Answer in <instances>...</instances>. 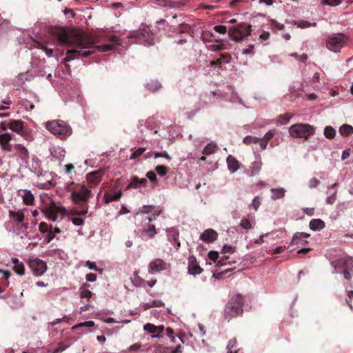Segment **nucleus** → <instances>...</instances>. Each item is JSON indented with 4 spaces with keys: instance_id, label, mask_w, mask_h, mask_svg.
Wrapping results in <instances>:
<instances>
[{
    "instance_id": "f257e3e1",
    "label": "nucleus",
    "mask_w": 353,
    "mask_h": 353,
    "mask_svg": "<svg viewBox=\"0 0 353 353\" xmlns=\"http://www.w3.org/2000/svg\"><path fill=\"white\" fill-rule=\"evenodd\" d=\"M51 34L57 39L60 45L74 47L66 51L63 59L65 62L80 57H88L93 53L94 51L90 50L92 48H97L101 52H108L114 49V46L110 44L95 46L97 39L94 35L80 30H75L69 34L63 28L54 27L51 29Z\"/></svg>"
},
{
    "instance_id": "f03ea898",
    "label": "nucleus",
    "mask_w": 353,
    "mask_h": 353,
    "mask_svg": "<svg viewBox=\"0 0 353 353\" xmlns=\"http://www.w3.org/2000/svg\"><path fill=\"white\" fill-rule=\"evenodd\" d=\"M91 191L88 190L85 185H81L79 190L73 191L71 194L72 201L77 205H79L83 210L78 211L77 210H71L69 212V219L75 225H81L84 223V220L81 217L76 216H84L88 213V204L87 202L90 196Z\"/></svg>"
},
{
    "instance_id": "7ed1b4c3",
    "label": "nucleus",
    "mask_w": 353,
    "mask_h": 353,
    "mask_svg": "<svg viewBox=\"0 0 353 353\" xmlns=\"http://www.w3.org/2000/svg\"><path fill=\"white\" fill-rule=\"evenodd\" d=\"M331 265L334 268V274H343L344 278L350 280L353 275V258L347 256L344 258H340L331 261Z\"/></svg>"
},
{
    "instance_id": "20e7f679",
    "label": "nucleus",
    "mask_w": 353,
    "mask_h": 353,
    "mask_svg": "<svg viewBox=\"0 0 353 353\" xmlns=\"http://www.w3.org/2000/svg\"><path fill=\"white\" fill-rule=\"evenodd\" d=\"M243 297L241 294H238L231 298L225 310V317L230 319L236 315L241 314L243 312Z\"/></svg>"
},
{
    "instance_id": "39448f33",
    "label": "nucleus",
    "mask_w": 353,
    "mask_h": 353,
    "mask_svg": "<svg viewBox=\"0 0 353 353\" xmlns=\"http://www.w3.org/2000/svg\"><path fill=\"white\" fill-rule=\"evenodd\" d=\"M46 128L53 134L61 139L71 134V128L63 121H51L46 123Z\"/></svg>"
},
{
    "instance_id": "423d86ee",
    "label": "nucleus",
    "mask_w": 353,
    "mask_h": 353,
    "mask_svg": "<svg viewBox=\"0 0 353 353\" xmlns=\"http://www.w3.org/2000/svg\"><path fill=\"white\" fill-rule=\"evenodd\" d=\"M251 25L240 23L228 30V35L232 40L239 42L247 38L251 34Z\"/></svg>"
},
{
    "instance_id": "0eeeda50",
    "label": "nucleus",
    "mask_w": 353,
    "mask_h": 353,
    "mask_svg": "<svg viewBox=\"0 0 353 353\" xmlns=\"http://www.w3.org/2000/svg\"><path fill=\"white\" fill-rule=\"evenodd\" d=\"M291 137L294 138H304L307 140L309 137L314 133V128L309 124L296 123L289 129Z\"/></svg>"
},
{
    "instance_id": "6e6552de",
    "label": "nucleus",
    "mask_w": 353,
    "mask_h": 353,
    "mask_svg": "<svg viewBox=\"0 0 353 353\" xmlns=\"http://www.w3.org/2000/svg\"><path fill=\"white\" fill-rule=\"evenodd\" d=\"M347 38L341 33L330 35L326 41L327 48L334 52H339L347 42Z\"/></svg>"
},
{
    "instance_id": "1a4fd4ad",
    "label": "nucleus",
    "mask_w": 353,
    "mask_h": 353,
    "mask_svg": "<svg viewBox=\"0 0 353 353\" xmlns=\"http://www.w3.org/2000/svg\"><path fill=\"white\" fill-rule=\"evenodd\" d=\"M42 211L48 219L53 221H57L59 213L64 214L65 212V208L57 206L54 202H52L49 206L43 208Z\"/></svg>"
},
{
    "instance_id": "9d476101",
    "label": "nucleus",
    "mask_w": 353,
    "mask_h": 353,
    "mask_svg": "<svg viewBox=\"0 0 353 353\" xmlns=\"http://www.w3.org/2000/svg\"><path fill=\"white\" fill-rule=\"evenodd\" d=\"M28 265L33 274L40 276L45 273L47 269L46 263L39 259H30L28 260Z\"/></svg>"
},
{
    "instance_id": "9b49d317",
    "label": "nucleus",
    "mask_w": 353,
    "mask_h": 353,
    "mask_svg": "<svg viewBox=\"0 0 353 353\" xmlns=\"http://www.w3.org/2000/svg\"><path fill=\"white\" fill-rule=\"evenodd\" d=\"M134 37L144 42L145 45H152L154 43V35L149 27H144L139 29L134 34Z\"/></svg>"
},
{
    "instance_id": "f8f14e48",
    "label": "nucleus",
    "mask_w": 353,
    "mask_h": 353,
    "mask_svg": "<svg viewBox=\"0 0 353 353\" xmlns=\"http://www.w3.org/2000/svg\"><path fill=\"white\" fill-rule=\"evenodd\" d=\"M105 172V170L104 169L91 172L86 175V180L90 185L95 186L101 182Z\"/></svg>"
},
{
    "instance_id": "ddd939ff",
    "label": "nucleus",
    "mask_w": 353,
    "mask_h": 353,
    "mask_svg": "<svg viewBox=\"0 0 353 353\" xmlns=\"http://www.w3.org/2000/svg\"><path fill=\"white\" fill-rule=\"evenodd\" d=\"M167 238L168 240L174 244V248L179 250L181 247V243L179 241V232L175 228H168L167 230Z\"/></svg>"
},
{
    "instance_id": "4468645a",
    "label": "nucleus",
    "mask_w": 353,
    "mask_h": 353,
    "mask_svg": "<svg viewBox=\"0 0 353 353\" xmlns=\"http://www.w3.org/2000/svg\"><path fill=\"white\" fill-rule=\"evenodd\" d=\"M310 236V234L305 232H296L294 234L290 245H298L299 246H304L308 243V241L303 239Z\"/></svg>"
},
{
    "instance_id": "2eb2a0df",
    "label": "nucleus",
    "mask_w": 353,
    "mask_h": 353,
    "mask_svg": "<svg viewBox=\"0 0 353 353\" xmlns=\"http://www.w3.org/2000/svg\"><path fill=\"white\" fill-rule=\"evenodd\" d=\"M203 272V269L197 263L196 258L192 255L188 259V272L192 275L199 274Z\"/></svg>"
},
{
    "instance_id": "dca6fc26",
    "label": "nucleus",
    "mask_w": 353,
    "mask_h": 353,
    "mask_svg": "<svg viewBox=\"0 0 353 353\" xmlns=\"http://www.w3.org/2000/svg\"><path fill=\"white\" fill-rule=\"evenodd\" d=\"M143 329L145 331L148 332L149 333L152 334V337H161L162 333L164 331V326L159 325L156 326L152 323H147L144 325Z\"/></svg>"
},
{
    "instance_id": "f3484780",
    "label": "nucleus",
    "mask_w": 353,
    "mask_h": 353,
    "mask_svg": "<svg viewBox=\"0 0 353 353\" xmlns=\"http://www.w3.org/2000/svg\"><path fill=\"white\" fill-rule=\"evenodd\" d=\"M12 139V134L10 133H4L0 134V146L3 150L11 152L12 150V145L10 143Z\"/></svg>"
},
{
    "instance_id": "a211bd4d",
    "label": "nucleus",
    "mask_w": 353,
    "mask_h": 353,
    "mask_svg": "<svg viewBox=\"0 0 353 353\" xmlns=\"http://www.w3.org/2000/svg\"><path fill=\"white\" fill-rule=\"evenodd\" d=\"M167 269L166 263L161 259H156L149 264L150 272H159Z\"/></svg>"
},
{
    "instance_id": "6ab92c4d",
    "label": "nucleus",
    "mask_w": 353,
    "mask_h": 353,
    "mask_svg": "<svg viewBox=\"0 0 353 353\" xmlns=\"http://www.w3.org/2000/svg\"><path fill=\"white\" fill-rule=\"evenodd\" d=\"M218 236L217 232L212 229L205 230L201 235L200 239L205 242H214Z\"/></svg>"
},
{
    "instance_id": "aec40b11",
    "label": "nucleus",
    "mask_w": 353,
    "mask_h": 353,
    "mask_svg": "<svg viewBox=\"0 0 353 353\" xmlns=\"http://www.w3.org/2000/svg\"><path fill=\"white\" fill-rule=\"evenodd\" d=\"M9 128L20 134L24 128V122L21 120H12L9 123Z\"/></svg>"
},
{
    "instance_id": "412c9836",
    "label": "nucleus",
    "mask_w": 353,
    "mask_h": 353,
    "mask_svg": "<svg viewBox=\"0 0 353 353\" xmlns=\"http://www.w3.org/2000/svg\"><path fill=\"white\" fill-rule=\"evenodd\" d=\"M227 164L228 169L232 173L236 172L238 169H239L240 163L239 161L233 156L229 155L227 158Z\"/></svg>"
},
{
    "instance_id": "4be33fe9",
    "label": "nucleus",
    "mask_w": 353,
    "mask_h": 353,
    "mask_svg": "<svg viewBox=\"0 0 353 353\" xmlns=\"http://www.w3.org/2000/svg\"><path fill=\"white\" fill-rule=\"evenodd\" d=\"M14 149L17 151L18 156L21 158V160L26 161L29 159L28 150L23 145L17 144L14 146Z\"/></svg>"
},
{
    "instance_id": "5701e85b",
    "label": "nucleus",
    "mask_w": 353,
    "mask_h": 353,
    "mask_svg": "<svg viewBox=\"0 0 353 353\" xmlns=\"http://www.w3.org/2000/svg\"><path fill=\"white\" fill-rule=\"evenodd\" d=\"M261 165L262 163L261 161H254L252 163L249 169L246 172L247 174L250 176L258 174L261 169Z\"/></svg>"
},
{
    "instance_id": "b1692460",
    "label": "nucleus",
    "mask_w": 353,
    "mask_h": 353,
    "mask_svg": "<svg viewBox=\"0 0 353 353\" xmlns=\"http://www.w3.org/2000/svg\"><path fill=\"white\" fill-rule=\"evenodd\" d=\"M9 216L16 223H21L25 219V215L21 212L9 211Z\"/></svg>"
},
{
    "instance_id": "393cba45",
    "label": "nucleus",
    "mask_w": 353,
    "mask_h": 353,
    "mask_svg": "<svg viewBox=\"0 0 353 353\" xmlns=\"http://www.w3.org/2000/svg\"><path fill=\"white\" fill-rule=\"evenodd\" d=\"M12 262L14 264L13 269L14 272L19 275H23L25 274V267L23 263L20 262L17 258H12Z\"/></svg>"
},
{
    "instance_id": "a878e982",
    "label": "nucleus",
    "mask_w": 353,
    "mask_h": 353,
    "mask_svg": "<svg viewBox=\"0 0 353 353\" xmlns=\"http://www.w3.org/2000/svg\"><path fill=\"white\" fill-rule=\"evenodd\" d=\"M309 225L311 230L317 231L325 228V223L320 219H314L310 221Z\"/></svg>"
},
{
    "instance_id": "bb28decb",
    "label": "nucleus",
    "mask_w": 353,
    "mask_h": 353,
    "mask_svg": "<svg viewBox=\"0 0 353 353\" xmlns=\"http://www.w3.org/2000/svg\"><path fill=\"white\" fill-rule=\"evenodd\" d=\"M21 197L25 205H31L34 203V197L30 190H24Z\"/></svg>"
},
{
    "instance_id": "cd10ccee",
    "label": "nucleus",
    "mask_w": 353,
    "mask_h": 353,
    "mask_svg": "<svg viewBox=\"0 0 353 353\" xmlns=\"http://www.w3.org/2000/svg\"><path fill=\"white\" fill-rule=\"evenodd\" d=\"M157 234V230L154 225L150 224L147 228L142 230V235L148 239H152Z\"/></svg>"
},
{
    "instance_id": "c85d7f7f",
    "label": "nucleus",
    "mask_w": 353,
    "mask_h": 353,
    "mask_svg": "<svg viewBox=\"0 0 353 353\" xmlns=\"http://www.w3.org/2000/svg\"><path fill=\"white\" fill-rule=\"evenodd\" d=\"M271 192L272 195L271 198L272 200H276L279 199H281L285 196V190L283 188H272Z\"/></svg>"
},
{
    "instance_id": "c756f323",
    "label": "nucleus",
    "mask_w": 353,
    "mask_h": 353,
    "mask_svg": "<svg viewBox=\"0 0 353 353\" xmlns=\"http://www.w3.org/2000/svg\"><path fill=\"white\" fill-rule=\"evenodd\" d=\"M122 195V193L121 192H116L114 194H112L110 193L105 192L104 194V200L106 203H109L114 201L119 200Z\"/></svg>"
},
{
    "instance_id": "7c9ffc66",
    "label": "nucleus",
    "mask_w": 353,
    "mask_h": 353,
    "mask_svg": "<svg viewBox=\"0 0 353 353\" xmlns=\"http://www.w3.org/2000/svg\"><path fill=\"white\" fill-rule=\"evenodd\" d=\"M292 117V114L290 113L280 114L276 119V123L279 125H285L290 121Z\"/></svg>"
},
{
    "instance_id": "2f4dec72",
    "label": "nucleus",
    "mask_w": 353,
    "mask_h": 353,
    "mask_svg": "<svg viewBox=\"0 0 353 353\" xmlns=\"http://www.w3.org/2000/svg\"><path fill=\"white\" fill-rule=\"evenodd\" d=\"M339 132L343 136L350 135L353 133V127L348 124H343L340 127Z\"/></svg>"
},
{
    "instance_id": "473e14b6",
    "label": "nucleus",
    "mask_w": 353,
    "mask_h": 353,
    "mask_svg": "<svg viewBox=\"0 0 353 353\" xmlns=\"http://www.w3.org/2000/svg\"><path fill=\"white\" fill-rule=\"evenodd\" d=\"M214 35L210 31H202L201 39L203 42H210L213 40Z\"/></svg>"
},
{
    "instance_id": "72a5a7b5",
    "label": "nucleus",
    "mask_w": 353,
    "mask_h": 353,
    "mask_svg": "<svg viewBox=\"0 0 353 353\" xmlns=\"http://www.w3.org/2000/svg\"><path fill=\"white\" fill-rule=\"evenodd\" d=\"M216 145L212 143H208L203 149V153L205 155L211 154L216 150Z\"/></svg>"
},
{
    "instance_id": "f704fd0d",
    "label": "nucleus",
    "mask_w": 353,
    "mask_h": 353,
    "mask_svg": "<svg viewBox=\"0 0 353 353\" xmlns=\"http://www.w3.org/2000/svg\"><path fill=\"white\" fill-rule=\"evenodd\" d=\"M324 135L327 139H333L336 135V130L331 126H326L324 129Z\"/></svg>"
},
{
    "instance_id": "c9c22d12",
    "label": "nucleus",
    "mask_w": 353,
    "mask_h": 353,
    "mask_svg": "<svg viewBox=\"0 0 353 353\" xmlns=\"http://www.w3.org/2000/svg\"><path fill=\"white\" fill-rule=\"evenodd\" d=\"M139 181V178L137 176H132L126 189L138 188L139 187V183L138 182Z\"/></svg>"
},
{
    "instance_id": "e433bc0d",
    "label": "nucleus",
    "mask_w": 353,
    "mask_h": 353,
    "mask_svg": "<svg viewBox=\"0 0 353 353\" xmlns=\"http://www.w3.org/2000/svg\"><path fill=\"white\" fill-rule=\"evenodd\" d=\"M259 141V138L252 136H247L243 140V142L246 145H250L251 143H257Z\"/></svg>"
},
{
    "instance_id": "4c0bfd02",
    "label": "nucleus",
    "mask_w": 353,
    "mask_h": 353,
    "mask_svg": "<svg viewBox=\"0 0 353 353\" xmlns=\"http://www.w3.org/2000/svg\"><path fill=\"white\" fill-rule=\"evenodd\" d=\"M295 24L297 25V26L299 28H309L310 26H313V27H316V23H310L308 21H298V22H295Z\"/></svg>"
},
{
    "instance_id": "58836bf2",
    "label": "nucleus",
    "mask_w": 353,
    "mask_h": 353,
    "mask_svg": "<svg viewBox=\"0 0 353 353\" xmlns=\"http://www.w3.org/2000/svg\"><path fill=\"white\" fill-rule=\"evenodd\" d=\"M94 326V322L92 321H88L83 323H80L76 325H74L72 329L76 330L80 327H92Z\"/></svg>"
},
{
    "instance_id": "ea45409f",
    "label": "nucleus",
    "mask_w": 353,
    "mask_h": 353,
    "mask_svg": "<svg viewBox=\"0 0 353 353\" xmlns=\"http://www.w3.org/2000/svg\"><path fill=\"white\" fill-rule=\"evenodd\" d=\"M21 137H23L27 141L33 140V137L32 135V132L29 129L23 128L22 133L20 134Z\"/></svg>"
},
{
    "instance_id": "a19ab883",
    "label": "nucleus",
    "mask_w": 353,
    "mask_h": 353,
    "mask_svg": "<svg viewBox=\"0 0 353 353\" xmlns=\"http://www.w3.org/2000/svg\"><path fill=\"white\" fill-rule=\"evenodd\" d=\"M155 170L160 176H165L168 173V169L164 165H159L156 166Z\"/></svg>"
},
{
    "instance_id": "79ce46f5",
    "label": "nucleus",
    "mask_w": 353,
    "mask_h": 353,
    "mask_svg": "<svg viewBox=\"0 0 353 353\" xmlns=\"http://www.w3.org/2000/svg\"><path fill=\"white\" fill-rule=\"evenodd\" d=\"M240 225L242 228L249 230L252 228V224L247 218H243L241 221Z\"/></svg>"
},
{
    "instance_id": "37998d69",
    "label": "nucleus",
    "mask_w": 353,
    "mask_h": 353,
    "mask_svg": "<svg viewBox=\"0 0 353 353\" xmlns=\"http://www.w3.org/2000/svg\"><path fill=\"white\" fill-rule=\"evenodd\" d=\"M270 26L272 28H277L278 30H282L284 28V25L279 23L275 19H270Z\"/></svg>"
},
{
    "instance_id": "c03bdc74",
    "label": "nucleus",
    "mask_w": 353,
    "mask_h": 353,
    "mask_svg": "<svg viewBox=\"0 0 353 353\" xmlns=\"http://www.w3.org/2000/svg\"><path fill=\"white\" fill-rule=\"evenodd\" d=\"M145 148H139L135 152H134L130 157V159H135L140 157L145 151Z\"/></svg>"
},
{
    "instance_id": "a18cd8bd",
    "label": "nucleus",
    "mask_w": 353,
    "mask_h": 353,
    "mask_svg": "<svg viewBox=\"0 0 353 353\" xmlns=\"http://www.w3.org/2000/svg\"><path fill=\"white\" fill-rule=\"evenodd\" d=\"M235 252V248L232 246V245H225L223 247V249H222V253L225 254H232Z\"/></svg>"
},
{
    "instance_id": "49530a36",
    "label": "nucleus",
    "mask_w": 353,
    "mask_h": 353,
    "mask_svg": "<svg viewBox=\"0 0 353 353\" xmlns=\"http://www.w3.org/2000/svg\"><path fill=\"white\" fill-rule=\"evenodd\" d=\"M153 205H143V207L139 209V213L141 214H147L150 212L154 209Z\"/></svg>"
},
{
    "instance_id": "de8ad7c7",
    "label": "nucleus",
    "mask_w": 353,
    "mask_h": 353,
    "mask_svg": "<svg viewBox=\"0 0 353 353\" xmlns=\"http://www.w3.org/2000/svg\"><path fill=\"white\" fill-rule=\"evenodd\" d=\"M214 30L220 34H225L228 31V28L225 26L218 25L214 27Z\"/></svg>"
},
{
    "instance_id": "09e8293b",
    "label": "nucleus",
    "mask_w": 353,
    "mask_h": 353,
    "mask_svg": "<svg viewBox=\"0 0 353 353\" xmlns=\"http://www.w3.org/2000/svg\"><path fill=\"white\" fill-rule=\"evenodd\" d=\"M347 298L346 299V303L351 310H352V305L351 303L353 299V290H348L347 292Z\"/></svg>"
},
{
    "instance_id": "8fccbe9b",
    "label": "nucleus",
    "mask_w": 353,
    "mask_h": 353,
    "mask_svg": "<svg viewBox=\"0 0 353 353\" xmlns=\"http://www.w3.org/2000/svg\"><path fill=\"white\" fill-rule=\"evenodd\" d=\"M219 256V254L216 251H210L208 253V258L213 262H216Z\"/></svg>"
},
{
    "instance_id": "3c124183",
    "label": "nucleus",
    "mask_w": 353,
    "mask_h": 353,
    "mask_svg": "<svg viewBox=\"0 0 353 353\" xmlns=\"http://www.w3.org/2000/svg\"><path fill=\"white\" fill-rule=\"evenodd\" d=\"M154 158L164 157L169 161L171 160V157L165 151H164L163 152H156L154 153Z\"/></svg>"
},
{
    "instance_id": "603ef678",
    "label": "nucleus",
    "mask_w": 353,
    "mask_h": 353,
    "mask_svg": "<svg viewBox=\"0 0 353 353\" xmlns=\"http://www.w3.org/2000/svg\"><path fill=\"white\" fill-rule=\"evenodd\" d=\"M49 230L48 225L45 222H41L39 225V231L44 234Z\"/></svg>"
},
{
    "instance_id": "864d4df0",
    "label": "nucleus",
    "mask_w": 353,
    "mask_h": 353,
    "mask_svg": "<svg viewBox=\"0 0 353 353\" xmlns=\"http://www.w3.org/2000/svg\"><path fill=\"white\" fill-rule=\"evenodd\" d=\"M92 292L88 289H83L81 292V298H87V299H90L92 297Z\"/></svg>"
},
{
    "instance_id": "5fc2aeb1",
    "label": "nucleus",
    "mask_w": 353,
    "mask_h": 353,
    "mask_svg": "<svg viewBox=\"0 0 353 353\" xmlns=\"http://www.w3.org/2000/svg\"><path fill=\"white\" fill-rule=\"evenodd\" d=\"M157 353H171V347L159 345Z\"/></svg>"
},
{
    "instance_id": "6e6d98bb",
    "label": "nucleus",
    "mask_w": 353,
    "mask_h": 353,
    "mask_svg": "<svg viewBox=\"0 0 353 353\" xmlns=\"http://www.w3.org/2000/svg\"><path fill=\"white\" fill-rule=\"evenodd\" d=\"M320 183L319 180H318L316 178L313 177L312 178L308 183L309 187L310 188H313L317 186Z\"/></svg>"
},
{
    "instance_id": "4d7b16f0",
    "label": "nucleus",
    "mask_w": 353,
    "mask_h": 353,
    "mask_svg": "<svg viewBox=\"0 0 353 353\" xmlns=\"http://www.w3.org/2000/svg\"><path fill=\"white\" fill-rule=\"evenodd\" d=\"M323 2L327 5L335 6L339 5L341 2V0H323Z\"/></svg>"
},
{
    "instance_id": "13d9d810",
    "label": "nucleus",
    "mask_w": 353,
    "mask_h": 353,
    "mask_svg": "<svg viewBox=\"0 0 353 353\" xmlns=\"http://www.w3.org/2000/svg\"><path fill=\"white\" fill-rule=\"evenodd\" d=\"M336 190H334V192L327 198V203L328 204H333L336 199Z\"/></svg>"
},
{
    "instance_id": "bf43d9fd",
    "label": "nucleus",
    "mask_w": 353,
    "mask_h": 353,
    "mask_svg": "<svg viewBox=\"0 0 353 353\" xmlns=\"http://www.w3.org/2000/svg\"><path fill=\"white\" fill-rule=\"evenodd\" d=\"M146 176L152 181V182H156L157 181V175L156 174L150 171L147 173Z\"/></svg>"
},
{
    "instance_id": "052dcab7",
    "label": "nucleus",
    "mask_w": 353,
    "mask_h": 353,
    "mask_svg": "<svg viewBox=\"0 0 353 353\" xmlns=\"http://www.w3.org/2000/svg\"><path fill=\"white\" fill-rule=\"evenodd\" d=\"M23 105L25 107L26 110L30 111L34 108V105L28 101L23 102Z\"/></svg>"
},
{
    "instance_id": "680f3d73",
    "label": "nucleus",
    "mask_w": 353,
    "mask_h": 353,
    "mask_svg": "<svg viewBox=\"0 0 353 353\" xmlns=\"http://www.w3.org/2000/svg\"><path fill=\"white\" fill-rule=\"evenodd\" d=\"M274 135V132L272 130H270L264 135V137L263 138L264 139V140L265 141L268 142L270 140H271L272 139Z\"/></svg>"
},
{
    "instance_id": "e2e57ef3",
    "label": "nucleus",
    "mask_w": 353,
    "mask_h": 353,
    "mask_svg": "<svg viewBox=\"0 0 353 353\" xmlns=\"http://www.w3.org/2000/svg\"><path fill=\"white\" fill-rule=\"evenodd\" d=\"M261 203L259 201V198L256 196L252 201V207L256 211L260 205Z\"/></svg>"
},
{
    "instance_id": "0e129e2a",
    "label": "nucleus",
    "mask_w": 353,
    "mask_h": 353,
    "mask_svg": "<svg viewBox=\"0 0 353 353\" xmlns=\"http://www.w3.org/2000/svg\"><path fill=\"white\" fill-rule=\"evenodd\" d=\"M254 45H252V44L249 45L248 48L245 49L243 51V54H254Z\"/></svg>"
},
{
    "instance_id": "69168bd1",
    "label": "nucleus",
    "mask_w": 353,
    "mask_h": 353,
    "mask_svg": "<svg viewBox=\"0 0 353 353\" xmlns=\"http://www.w3.org/2000/svg\"><path fill=\"white\" fill-rule=\"evenodd\" d=\"M41 48L45 51L48 57H52L53 54V49L48 48L46 46L42 45Z\"/></svg>"
},
{
    "instance_id": "338daca9",
    "label": "nucleus",
    "mask_w": 353,
    "mask_h": 353,
    "mask_svg": "<svg viewBox=\"0 0 353 353\" xmlns=\"http://www.w3.org/2000/svg\"><path fill=\"white\" fill-rule=\"evenodd\" d=\"M97 279V275L93 273H89L86 275V280L88 281L93 282L95 281Z\"/></svg>"
},
{
    "instance_id": "774afa93",
    "label": "nucleus",
    "mask_w": 353,
    "mask_h": 353,
    "mask_svg": "<svg viewBox=\"0 0 353 353\" xmlns=\"http://www.w3.org/2000/svg\"><path fill=\"white\" fill-rule=\"evenodd\" d=\"M183 347L181 345H178L174 349L171 348V353H182Z\"/></svg>"
}]
</instances>
